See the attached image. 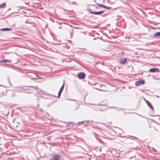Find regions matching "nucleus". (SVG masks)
<instances>
[{
	"mask_svg": "<svg viewBox=\"0 0 160 160\" xmlns=\"http://www.w3.org/2000/svg\"><path fill=\"white\" fill-rule=\"evenodd\" d=\"M64 83H63L60 89V90L59 91V92L58 93V98H59L60 96V95H61L63 91V90L64 89Z\"/></svg>",
	"mask_w": 160,
	"mask_h": 160,
	"instance_id": "nucleus-6",
	"label": "nucleus"
},
{
	"mask_svg": "<svg viewBox=\"0 0 160 160\" xmlns=\"http://www.w3.org/2000/svg\"><path fill=\"white\" fill-rule=\"evenodd\" d=\"M11 62V60H7V59H3L1 60L0 62H3V63H7V62Z\"/></svg>",
	"mask_w": 160,
	"mask_h": 160,
	"instance_id": "nucleus-12",
	"label": "nucleus"
},
{
	"mask_svg": "<svg viewBox=\"0 0 160 160\" xmlns=\"http://www.w3.org/2000/svg\"><path fill=\"white\" fill-rule=\"evenodd\" d=\"M154 36H160V32H157L154 34Z\"/></svg>",
	"mask_w": 160,
	"mask_h": 160,
	"instance_id": "nucleus-17",
	"label": "nucleus"
},
{
	"mask_svg": "<svg viewBox=\"0 0 160 160\" xmlns=\"http://www.w3.org/2000/svg\"><path fill=\"white\" fill-rule=\"evenodd\" d=\"M60 158V156L58 154H54L52 157V158L50 160H59Z\"/></svg>",
	"mask_w": 160,
	"mask_h": 160,
	"instance_id": "nucleus-4",
	"label": "nucleus"
},
{
	"mask_svg": "<svg viewBox=\"0 0 160 160\" xmlns=\"http://www.w3.org/2000/svg\"><path fill=\"white\" fill-rule=\"evenodd\" d=\"M145 101L147 105L149 107V108H151L152 110L153 111L154 110L153 108L152 105V104H151V103H150V102L147 100H145Z\"/></svg>",
	"mask_w": 160,
	"mask_h": 160,
	"instance_id": "nucleus-11",
	"label": "nucleus"
},
{
	"mask_svg": "<svg viewBox=\"0 0 160 160\" xmlns=\"http://www.w3.org/2000/svg\"><path fill=\"white\" fill-rule=\"evenodd\" d=\"M85 122V121H82V122H78V124L81 123H83V122Z\"/></svg>",
	"mask_w": 160,
	"mask_h": 160,
	"instance_id": "nucleus-19",
	"label": "nucleus"
},
{
	"mask_svg": "<svg viewBox=\"0 0 160 160\" xmlns=\"http://www.w3.org/2000/svg\"><path fill=\"white\" fill-rule=\"evenodd\" d=\"M145 82L143 79H140L139 80L135 82V85L136 86H139L141 85H142L144 84Z\"/></svg>",
	"mask_w": 160,
	"mask_h": 160,
	"instance_id": "nucleus-3",
	"label": "nucleus"
},
{
	"mask_svg": "<svg viewBox=\"0 0 160 160\" xmlns=\"http://www.w3.org/2000/svg\"><path fill=\"white\" fill-rule=\"evenodd\" d=\"M127 61V59L125 58L121 60L120 61V63L121 64H124Z\"/></svg>",
	"mask_w": 160,
	"mask_h": 160,
	"instance_id": "nucleus-14",
	"label": "nucleus"
},
{
	"mask_svg": "<svg viewBox=\"0 0 160 160\" xmlns=\"http://www.w3.org/2000/svg\"><path fill=\"white\" fill-rule=\"evenodd\" d=\"M115 108L116 109V110L118 111H121L122 110V108H116L115 107H110L109 108Z\"/></svg>",
	"mask_w": 160,
	"mask_h": 160,
	"instance_id": "nucleus-16",
	"label": "nucleus"
},
{
	"mask_svg": "<svg viewBox=\"0 0 160 160\" xmlns=\"http://www.w3.org/2000/svg\"><path fill=\"white\" fill-rule=\"evenodd\" d=\"M97 4L98 6H99L100 7H102L105 9H109L111 8L110 7H107L104 5H103V4H101L100 3H97Z\"/></svg>",
	"mask_w": 160,
	"mask_h": 160,
	"instance_id": "nucleus-8",
	"label": "nucleus"
},
{
	"mask_svg": "<svg viewBox=\"0 0 160 160\" xmlns=\"http://www.w3.org/2000/svg\"><path fill=\"white\" fill-rule=\"evenodd\" d=\"M7 95L6 91H3L2 90L0 91V97H3V96H6Z\"/></svg>",
	"mask_w": 160,
	"mask_h": 160,
	"instance_id": "nucleus-9",
	"label": "nucleus"
},
{
	"mask_svg": "<svg viewBox=\"0 0 160 160\" xmlns=\"http://www.w3.org/2000/svg\"><path fill=\"white\" fill-rule=\"evenodd\" d=\"M149 71L152 72H159V70L157 68H152L150 69Z\"/></svg>",
	"mask_w": 160,
	"mask_h": 160,
	"instance_id": "nucleus-7",
	"label": "nucleus"
},
{
	"mask_svg": "<svg viewBox=\"0 0 160 160\" xmlns=\"http://www.w3.org/2000/svg\"><path fill=\"white\" fill-rule=\"evenodd\" d=\"M85 76V74L84 72H80L78 73V78L81 79H83L84 78Z\"/></svg>",
	"mask_w": 160,
	"mask_h": 160,
	"instance_id": "nucleus-5",
	"label": "nucleus"
},
{
	"mask_svg": "<svg viewBox=\"0 0 160 160\" xmlns=\"http://www.w3.org/2000/svg\"><path fill=\"white\" fill-rule=\"evenodd\" d=\"M43 91H41L40 92L39 94H43Z\"/></svg>",
	"mask_w": 160,
	"mask_h": 160,
	"instance_id": "nucleus-20",
	"label": "nucleus"
},
{
	"mask_svg": "<svg viewBox=\"0 0 160 160\" xmlns=\"http://www.w3.org/2000/svg\"><path fill=\"white\" fill-rule=\"evenodd\" d=\"M157 97H158V96H157Z\"/></svg>",
	"mask_w": 160,
	"mask_h": 160,
	"instance_id": "nucleus-25",
	"label": "nucleus"
},
{
	"mask_svg": "<svg viewBox=\"0 0 160 160\" xmlns=\"http://www.w3.org/2000/svg\"><path fill=\"white\" fill-rule=\"evenodd\" d=\"M32 79H37L39 77L34 73H29L28 75Z\"/></svg>",
	"mask_w": 160,
	"mask_h": 160,
	"instance_id": "nucleus-2",
	"label": "nucleus"
},
{
	"mask_svg": "<svg viewBox=\"0 0 160 160\" xmlns=\"http://www.w3.org/2000/svg\"><path fill=\"white\" fill-rule=\"evenodd\" d=\"M104 12V11H99V12H90V13L91 14H95V15H100V14H102V13Z\"/></svg>",
	"mask_w": 160,
	"mask_h": 160,
	"instance_id": "nucleus-10",
	"label": "nucleus"
},
{
	"mask_svg": "<svg viewBox=\"0 0 160 160\" xmlns=\"http://www.w3.org/2000/svg\"><path fill=\"white\" fill-rule=\"evenodd\" d=\"M39 104H38V105H37L38 108L39 107Z\"/></svg>",
	"mask_w": 160,
	"mask_h": 160,
	"instance_id": "nucleus-22",
	"label": "nucleus"
},
{
	"mask_svg": "<svg viewBox=\"0 0 160 160\" xmlns=\"http://www.w3.org/2000/svg\"><path fill=\"white\" fill-rule=\"evenodd\" d=\"M89 122V120H88L87 121V122L88 123Z\"/></svg>",
	"mask_w": 160,
	"mask_h": 160,
	"instance_id": "nucleus-23",
	"label": "nucleus"
},
{
	"mask_svg": "<svg viewBox=\"0 0 160 160\" xmlns=\"http://www.w3.org/2000/svg\"><path fill=\"white\" fill-rule=\"evenodd\" d=\"M28 87H32L34 89H38V87L37 86H28Z\"/></svg>",
	"mask_w": 160,
	"mask_h": 160,
	"instance_id": "nucleus-18",
	"label": "nucleus"
},
{
	"mask_svg": "<svg viewBox=\"0 0 160 160\" xmlns=\"http://www.w3.org/2000/svg\"><path fill=\"white\" fill-rule=\"evenodd\" d=\"M6 6V3H4L1 4H0V9H2L5 8Z\"/></svg>",
	"mask_w": 160,
	"mask_h": 160,
	"instance_id": "nucleus-13",
	"label": "nucleus"
},
{
	"mask_svg": "<svg viewBox=\"0 0 160 160\" xmlns=\"http://www.w3.org/2000/svg\"><path fill=\"white\" fill-rule=\"evenodd\" d=\"M107 105H99L97 106V107L98 108L99 111H105L108 108Z\"/></svg>",
	"mask_w": 160,
	"mask_h": 160,
	"instance_id": "nucleus-1",
	"label": "nucleus"
},
{
	"mask_svg": "<svg viewBox=\"0 0 160 160\" xmlns=\"http://www.w3.org/2000/svg\"><path fill=\"white\" fill-rule=\"evenodd\" d=\"M12 30V29L8 28H2L1 29L2 31H9Z\"/></svg>",
	"mask_w": 160,
	"mask_h": 160,
	"instance_id": "nucleus-15",
	"label": "nucleus"
},
{
	"mask_svg": "<svg viewBox=\"0 0 160 160\" xmlns=\"http://www.w3.org/2000/svg\"><path fill=\"white\" fill-rule=\"evenodd\" d=\"M41 112H44L43 110L42 109V108H41L40 109H39Z\"/></svg>",
	"mask_w": 160,
	"mask_h": 160,
	"instance_id": "nucleus-21",
	"label": "nucleus"
},
{
	"mask_svg": "<svg viewBox=\"0 0 160 160\" xmlns=\"http://www.w3.org/2000/svg\"><path fill=\"white\" fill-rule=\"evenodd\" d=\"M98 90H100V91H102V90L100 89H97Z\"/></svg>",
	"mask_w": 160,
	"mask_h": 160,
	"instance_id": "nucleus-24",
	"label": "nucleus"
}]
</instances>
